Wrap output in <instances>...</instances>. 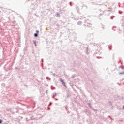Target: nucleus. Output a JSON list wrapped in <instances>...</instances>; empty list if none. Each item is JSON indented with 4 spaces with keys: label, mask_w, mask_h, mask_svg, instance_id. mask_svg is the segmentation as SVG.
<instances>
[{
    "label": "nucleus",
    "mask_w": 124,
    "mask_h": 124,
    "mask_svg": "<svg viewBox=\"0 0 124 124\" xmlns=\"http://www.w3.org/2000/svg\"><path fill=\"white\" fill-rule=\"evenodd\" d=\"M60 81H61V82L62 83V85L65 86V83H64V81H63V80L61 79Z\"/></svg>",
    "instance_id": "f03ea898"
},
{
    "label": "nucleus",
    "mask_w": 124,
    "mask_h": 124,
    "mask_svg": "<svg viewBox=\"0 0 124 124\" xmlns=\"http://www.w3.org/2000/svg\"><path fill=\"white\" fill-rule=\"evenodd\" d=\"M2 123V120L0 119V124H1Z\"/></svg>",
    "instance_id": "20e7f679"
},
{
    "label": "nucleus",
    "mask_w": 124,
    "mask_h": 124,
    "mask_svg": "<svg viewBox=\"0 0 124 124\" xmlns=\"http://www.w3.org/2000/svg\"><path fill=\"white\" fill-rule=\"evenodd\" d=\"M34 43L35 46H36V41H34Z\"/></svg>",
    "instance_id": "7ed1b4c3"
},
{
    "label": "nucleus",
    "mask_w": 124,
    "mask_h": 124,
    "mask_svg": "<svg viewBox=\"0 0 124 124\" xmlns=\"http://www.w3.org/2000/svg\"><path fill=\"white\" fill-rule=\"evenodd\" d=\"M36 33H35V34H34V36H35V37H37V36H38V33H39V31L38 30H37V31H36Z\"/></svg>",
    "instance_id": "f257e3e1"
},
{
    "label": "nucleus",
    "mask_w": 124,
    "mask_h": 124,
    "mask_svg": "<svg viewBox=\"0 0 124 124\" xmlns=\"http://www.w3.org/2000/svg\"><path fill=\"white\" fill-rule=\"evenodd\" d=\"M123 108L124 109V106H123Z\"/></svg>",
    "instance_id": "39448f33"
}]
</instances>
